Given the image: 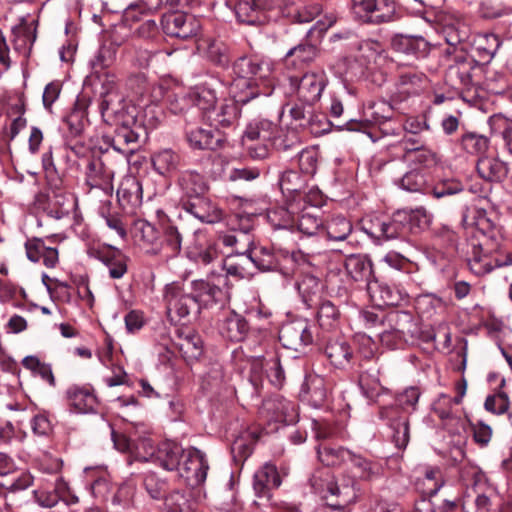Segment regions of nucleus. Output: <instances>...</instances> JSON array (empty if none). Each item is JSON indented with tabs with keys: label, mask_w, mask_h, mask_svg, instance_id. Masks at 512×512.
I'll return each mask as SVG.
<instances>
[{
	"label": "nucleus",
	"mask_w": 512,
	"mask_h": 512,
	"mask_svg": "<svg viewBox=\"0 0 512 512\" xmlns=\"http://www.w3.org/2000/svg\"><path fill=\"white\" fill-rule=\"evenodd\" d=\"M237 78L231 84V93L236 100L247 104L272 93L273 64L268 59L259 57H240L233 64Z\"/></svg>",
	"instance_id": "obj_1"
},
{
	"label": "nucleus",
	"mask_w": 512,
	"mask_h": 512,
	"mask_svg": "<svg viewBox=\"0 0 512 512\" xmlns=\"http://www.w3.org/2000/svg\"><path fill=\"white\" fill-rule=\"evenodd\" d=\"M475 219V222L468 223L466 218H463L465 224L474 226V236L479 239L478 244L474 245L473 255L468 260V266L475 275L483 276L490 273L495 267L500 266L489 254L495 246V227L482 212L478 211Z\"/></svg>",
	"instance_id": "obj_2"
},
{
	"label": "nucleus",
	"mask_w": 512,
	"mask_h": 512,
	"mask_svg": "<svg viewBox=\"0 0 512 512\" xmlns=\"http://www.w3.org/2000/svg\"><path fill=\"white\" fill-rule=\"evenodd\" d=\"M405 221V214L399 213V211L395 212L391 217L370 215L362 220V229L368 236L379 242L389 241L404 238L408 235Z\"/></svg>",
	"instance_id": "obj_3"
},
{
	"label": "nucleus",
	"mask_w": 512,
	"mask_h": 512,
	"mask_svg": "<svg viewBox=\"0 0 512 512\" xmlns=\"http://www.w3.org/2000/svg\"><path fill=\"white\" fill-rule=\"evenodd\" d=\"M425 175L418 169H413L399 180V186L408 192H423L432 194L435 198H443L458 194L464 190V185L461 181L455 178H444L437 181L433 186L426 185Z\"/></svg>",
	"instance_id": "obj_4"
},
{
	"label": "nucleus",
	"mask_w": 512,
	"mask_h": 512,
	"mask_svg": "<svg viewBox=\"0 0 512 512\" xmlns=\"http://www.w3.org/2000/svg\"><path fill=\"white\" fill-rule=\"evenodd\" d=\"M418 326L411 312L394 310L385 315L383 329L378 332L382 343L390 344L389 336L408 341L418 335Z\"/></svg>",
	"instance_id": "obj_5"
},
{
	"label": "nucleus",
	"mask_w": 512,
	"mask_h": 512,
	"mask_svg": "<svg viewBox=\"0 0 512 512\" xmlns=\"http://www.w3.org/2000/svg\"><path fill=\"white\" fill-rule=\"evenodd\" d=\"M164 300L167 314L171 321H180L192 312L198 313L199 307L192 294L184 291L178 283H171L165 287Z\"/></svg>",
	"instance_id": "obj_6"
},
{
	"label": "nucleus",
	"mask_w": 512,
	"mask_h": 512,
	"mask_svg": "<svg viewBox=\"0 0 512 512\" xmlns=\"http://www.w3.org/2000/svg\"><path fill=\"white\" fill-rule=\"evenodd\" d=\"M289 82L301 102L306 105H313L321 98L328 79L326 73L319 70L307 72L301 77L289 76Z\"/></svg>",
	"instance_id": "obj_7"
},
{
	"label": "nucleus",
	"mask_w": 512,
	"mask_h": 512,
	"mask_svg": "<svg viewBox=\"0 0 512 512\" xmlns=\"http://www.w3.org/2000/svg\"><path fill=\"white\" fill-rule=\"evenodd\" d=\"M208 469L209 465L205 455L200 450L191 447L186 449L178 472L188 486L196 488L205 482Z\"/></svg>",
	"instance_id": "obj_8"
},
{
	"label": "nucleus",
	"mask_w": 512,
	"mask_h": 512,
	"mask_svg": "<svg viewBox=\"0 0 512 512\" xmlns=\"http://www.w3.org/2000/svg\"><path fill=\"white\" fill-rule=\"evenodd\" d=\"M352 10L357 18L375 24L391 21L395 13L389 0H352Z\"/></svg>",
	"instance_id": "obj_9"
},
{
	"label": "nucleus",
	"mask_w": 512,
	"mask_h": 512,
	"mask_svg": "<svg viewBox=\"0 0 512 512\" xmlns=\"http://www.w3.org/2000/svg\"><path fill=\"white\" fill-rule=\"evenodd\" d=\"M162 29L168 36L188 39L200 30V21L191 14L184 12H173L163 16L161 21Z\"/></svg>",
	"instance_id": "obj_10"
},
{
	"label": "nucleus",
	"mask_w": 512,
	"mask_h": 512,
	"mask_svg": "<svg viewBox=\"0 0 512 512\" xmlns=\"http://www.w3.org/2000/svg\"><path fill=\"white\" fill-rule=\"evenodd\" d=\"M279 340L285 348L299 352L313 342V336L306 321L296 320L281 327Z\"/></svg>",
	"instance_id": "obj_11"
},
{
	"label": "nucleus",
	"mask_w": 512,
	"mask_h": 512,
	"mask_svg": "<svg viewBox=\"0 0 512 512\" xmlns=\"http://www.w3.org/2000/svg\"><path fill=\"white\" fill-rule=\"evenodd\" d=\"M367 291L371 302L380 308L398 306L408 297V293L404 289L378 280L369 281Z\"/></svg>",
	"instance_id": "obj_12"
},
{
	"label": "nucleus",
	"mask_w": 512,
	"mask_h": 512,
	"mask_svg": "<svg viewBox=\"0 0 512 512\" xmlns=\"http://www.w3.org/2000/svg\"><path fill=\"white\" fill-rule=\"evenodd\" d=\"M278 5V0H242L236 6L238 19L249 25L263 24L266 14Z\"/></svg>",
	"instance_id": "obj_13"
},
{
	"label": "nucleus",
	"mask_w": 512,
	"mask_h": 512,
	"mask_svg": "<svg viewBox=\"0 0 512 512\" xmlns=\"http://www.w3.org/2000/svg\"><path fill=\"white\" fill-rule=\"evenodd\" d=\"M217 282L218 283L203 279L191 282V291L197 302L199 310L202 307L207 308L225 300L226 293L220 287L221 282H225V279L218 277Z\"/></svg>",
	"instance_id": "obj_14"
},
{
	"label": "nucleus",
	"mask_w": 512,
	"mask_h": 512,
	"mask_svg": "<svg viewBox=\"0 0 512 512\" xmlns=\"http://www.w3.org/2000/svg\"><path fill=\"white\" fill-rule=\"evenodd\" d=\"M330 390L331 387L322 376L309 374L301 385L299 397L310 406L319 408L327 401Z\"/></svg>",
	"instance_id": "obj_15"
},
{
	"label": "nucleus",
	"mask_w": 512,
	"mask_h": 512,
	"mask_svg": "<svg viewBox=\"0 0 512 512\" xmlns=\"http://www.w3.org/2000/svg\"><path fill=\"white\" fill-rule=\"evenodd\" d=\"M238 104L241 102L237 101L234 95L233 99H224L219 104H215L205 119L216 129L231 127L237 122L240 115ZM242 105L244 104L242 103Z\"/></svg>",
	"instance_id": "obj_16"
},
{
	"label": "nucleus",
	"mask_w": 512,
	"mask_h": 512,
	"mask_svg": "<svg viewBox=\"0 0 512 512\" xmlns=\"http://www.w3.org/2000/svg\"><path fill=\"white\" fill-rule=\"evenodd\" d=\"M281 485V478L275 465L265 463L259 468L253 478V490L259 499H271V491Z\"/></svg>",
	"instance_id": "obj_17"
},
{
	"label": "nucleus",
	"mask_w": 512,
	"mask_h": 512,
	"mask_svg": "<svg viewBox=\"0 0 512 512\" xmlns=\"http://www.w3.org/2000/svg\"><path fill=\"white\" fill-rule=\"evenodd\" d=\"M112 440L117 450L131 453L136 461L146 462L155 455V448L150 440L142 439L134 443L126 435L115 431H112Z\"/></svg>",
	"instance_id": "obj_18"
},
{
	"label": "nucleus",
	"mask_w": 512,
	"mask_h": 512,
	"mask_svg": "<svg viewBox=\"0 0 512 512\" xmlns=\"http://www.w3.org/2000/svg\"><path fill=\"white\" fill-rule=\"evenodd\" d=\"M86 183L91 188L107 190L111 187L114 171L107 166L102 157L93 156L86 166Z\"/></svg>",
	"instance_id": "obj_19"
},
{
	"label": "nucleus",
	"mask_w": 512,
	"mask_h": 512,
	"mask_svg": "<svg viewBox=\"0 0 512 512\" xmlns=\"http://www.w3.org/2000/svg\"><path fill=\"white\" fill-rule=\"evenodd\" d=\"M182 206L185 211L205 223H216L222 218V211L213 205L205 195L182 199Z\"/></svg>",
	"instance_id": "obj_20"
},
{
	"label": "nucleus",
	"mask_w": 512,
	"mask_h": 512,
	"mask_svg": "<svg viewBox=\"0 0 512 512\" xmlns=\"http://www.w3.org/2000/svg\"><path fill=\"white\" fill-rule=\"evenodd\" d=\"M188 254L197 262L205 265L214 261L219 253L216 243L204 231H196L188 248Z\"/></svg>",
	"instance_id": "obj_21"
},
{
	"label": "nucleus",
	"mask_w": 512,
	"mask_h": 512,
	"mask_svg": "<svg viewBox=\"0 0 512 512\" xmlns=\"http://www.w3.org/2000/svg\"><path fill=\"white\" fill-rule=\"evenodd\" d=\"M69 406L78 413L94 412L97 405V397L89 386L73 385L67 390Z\"/></svg>",
	"instance_id": "obj_22"
},
{
	"label": "nucleus",
	"mask_w": 512,
	"mask_h": 512,
	"mask_svg": "<svg viewBox=\"0 0 512 512\" xmlns=\"http://www.w3.org/2000/svg\"><path fill=\"white\" fill-rule=\"evenodd\" d=\"M187 141L195 149L217 150L225 142L224 136L218 131L203 128H191L186 133Z\"/></svg>",
	"instance_id": "obj_23"
},
{
	"label": "nucleus",
	"mask_w": 512,
	"mask_h": 512,
	"mask_svg": "<svg viewBox=\"0 0 512 512\" xmlns=\"http://www.w3.org/2000/svg\"><path fill=\"white\" fill-rule=\"evenodd\" d=\"M391 45L397 52L414 55L415 57H425L430 45L422 36L397 35L392 39Z\"/></svg>",
	"instance_id": "obj_24"
},
{
	"label": "nucleus",
	"mask_w": 512,
	"mask_h": 512,
	"mask_svg": "<svg viewBox=\"0 0 512 512\" xmlns=\"http://www.w3.org/2000/svg\"><path fill=\"white\" fill-rule=\"evenodd\" d=\"M98 259L107 267L109 277L121 279L128 270V257L119 249L109 248L98 253Z\"/></svg>",
	"instance_id": "obj_25"
},
{
	"label": "nucleus",
	"mask_w": 512,
	"mask_h": 512,
	"mask_svg": "<svg viewBox=\"0 0 512 512\" xmlns=\"http://www.w3.org/2000/svg\"><path fill=\"white\" fill-rule=\"evenodd\" d=\"M380 367L376 364L365 369L359 376V385L363 394L371 401L377 402L378 398L387 392L379 379Z\"/></svg>",
	"instance_id": "obj_26"
},
{
	"label": "nucleus",
	"mask_w": 512,
	"mask_h": 512,
	"mask_svg": "<svg viewBox=\"0 0 512 512\" xmlns=\"http://www.w3.org/2000/svg\"><path fill=\"white\" fill-rule=\"evenodd\" d=\"M186 453L181 445L172 441H165L161 443L155 456L160 465L169 471L178 470Z\"/></svg>",
	"instance_id": "obj_27"
},
{
	"label": "nucleus",
	"mask_w": 512,
	"mask_h": 512,
	"mask_svg": "<svg viewBox=\"0 0 512 512\" xmlns=\"http://www.w3.org/2000/svg\"><path fill=\"white\" fill-rule=\"evenodd\" d=\"M220 330L222 335L229 340L239 342L246 337L249 325L242 315L235 311H229L222 321Z\"/></svg>",
	"instance_id": "obj_28"
},
{
	"label": "nucleus",
	"mask_w": 512,
	"mask_h": 512,
	"mask_svg": "<svg viewBox=\"0 0 512 512\" xmlns=\"http://www.w3.org/2000/svg\"><path fill=\"white\" fill-rule=\"evenodd\" d=\"M298 293L307 308L317 307L321 300L322 284L313 275H304L296 282Z\"/></svg>",
	"instance_id": "obj_29"
},
{
	"label": "nucleus",
	"mask_w": 512,
	"mask_h": 512,
	"mask_svg": "<svg viewBox=\"0 0 512 512\" xmlns=\"http://www.w3.org/2000/svg\"><path fill=\"white\" fill-rule=\"evenodd\" d=\"M188 99L202 111L204 118L218 103L216 90L207 83L191 89L188 93Z\"/></svg>",
	"instance_id": "obj_30"
},
{
	"label": "nucleus",
	"mask_w": 512,
	"mask_h": 512,
	"mask_svg": "<svg viewBox=\"0 0 512 512\" xmlns=\"http://www.w3.org/2000/svg\"><path fill=\"white\" fill-rule=\"evenodd\" d=\"M277 132L278 127L272 121L267 119L255 120L246 127L243 141L272 142Z\"/></svg>",
	"instance_id": "obj_31"
},
{
	"label": "nucleus",
	"mask_w": 512,
	"mask_h": 512,
	"mask_svg": "<svg viewBox=\"0 0 512 512\" xmlns=\"http://www.w3.org/2000/svg\"><path fill=\"white\" fill-rule=\"evenodd\" d=\"M476 168L480 177L489 182H499L507 175L506 164L495 157H479Z\"/></svg>",
	"instance_id": "obj_32"
},
{
	"label": "nucleus",
	"mask_w": 512,
	"mask_h": 512,
	"mask_svg": "<svg viewBox=\"0 0 512 512\" xmlns=\"http://www.w3.org/2000/svg\"><path fill=\"white\" fill-rule=\"evenodd\" d=\"M117 198L123 207H136L142 200V186L135 177L124 178L118 189Z\"/></svg>",
	"instance_id": "obj_33"
},
{
	"label": "nucleus",
	"mask_w": 512,
	"mask_h": 512,
	"mask_svg": "<svg viewBox=\"0 0 512 512\" xmlns=\"http://www.w3.org/2000/svg\"><path fill=\"white\" fill-rule=\"evenodd\" d=\"M179 185L183 192L182 199L203 196L208 189L204 177L195 171L183 172L179 178Z\"/></svg>",
	"instance_id": "obj_34"
},
{
	"label": "nucleus",
	"mask_w": 512,
	"mask_h": 512,
	"mask_svg": "<svg viewBox=\"0 0 512 512\" xmlns=\"http://www.w3.org/2000/svg\"><path fill=\"white\" fill-rule=\"evenodd\" d=\"M318 49L315 45L301 43L291 48L285 55V64L288 68H298L315 60Z\"/></svg>",
	"instance_id": "obj_35"
},
{
	"label": "nucleus",
	"mask_w": 512,
	"mask_h": 512,
	"mask_svg": "<svg viewBox=\"0 0 512 512\" xmlns=\"http://www.w3.org/2000/svg\"><path fill=\"white\" fill-rule=\"evenodd\" d=\"M312 105L294 104L289 109V114L293 122L297 127L303 129H309L311 133L318 134L321 131H325L326 128L316 129L314 125L316 122H321L318 116L314 114L311 107Z\"/></svg>",
	"instance_id": "obj_36"
},
{
	"label": "nucleus",
	"mask_w": 512,
	"mask_h": 512,
	"mask_svg": "<svg viewBox=\"0 0 512 512\" xmlns=\"http://www.w3.org/2000/svg\"><path fill=\"white\" fill-rule=\"evenodd\" d=\"M71 204L72 199L68 194L63 191H53L48 195V203L44 211L49 217L60 220L70 214Z\"/></svg>",
	"instance_id": "obj_37"
},
{
	"label": "nucleus",
	"mask_w": 512,
	"mask_h": 512,
	"mask_svg": "<svg viewBox=\"0 0 512 512\" xmlns=\"http://www.w3.org/2000/svg\"><path fill=\"white\" fill-rule=\"evenodd\" d=\"M176 346L182 357L188 363L198 360L203 353L202 339L199 335L193 332L180 335Z\"/></svg>",
	"instance_id": "obj_38"
},
{
	"label": "nucleus",
	"mask_w": 512,
	"mask_h": 512,
	"mask_svg": "<svg viewBox=\"0 0 512 512\" xmlns=\"http://www.w3.org/2000/svg\"><path fill=\"white\" fill-rule=\"evenodd\" d=\"M474 66V59L469 57L465 52H460V54L456 55L455 63H449L448 74L450 77H457L461 85L468 86L471 84V73Z\"/></svg>",
	"instance_id": "obj_39"
},
{
	"label": "nucleus",
	"mask_w": 512,
	"mask_h": 512,
	"mask_svg": "<svg viewBox=\"0 0 512 512\" xmlns=\"http://www.w3.org/2000/svg\"><path fill=\"white\" fill-rule=\"evenodd\" d=\"M241 254H246L245 257L243 258V261H247L249 263L254 264L255 267H257L259 270H272L277 265V261L274 254L269 248L266 247L252 248V246H250L244 249V251L241 252Z\"/></svg>",
	"instance_id": "obj_40"
},
{
	"label": "nucleus",
	"mask_w": 512,
	"mask_h": 512,
	"mask_svg": "<svg viewBox=\"0 0 512 512\" xmlns=\"http://www.w3.org/2000/svg\"><path fill=\"white\" fill-rule=\"evenodd\" d=\"M345 269L354 281H368L372 274V264L363 255L352 254L345 260Z\"/></svg>",
	"instance_id": "obj_41"
},
{
	"label": "nucleus",
	"mask_w": 512,
	"mask_h": 512,
	"mask_svg": "<svg viewBox=\"0 0 512 512\" xmlns=\"http://www.w3.org/2000/svg\"><path fill=\"white\" fill-rule=\"evenodd\" d=\"M325 354L336 368H345L352 357L350 346L343 340L329 341L325 347Z\"/></svg>",
	"instance_id": "obj_42"
},
{
	"label": "nucleus",
	"mask_w": 512,
	"mask_h": 512,
	"mask_svg": "<svg viewBox=\"0 0 512 512\" xmlns=\"http://www.w3.org/2000/svg\"><path fill=\"white\" fill-rule=\"evenodd\" d=\"M115 82L113 80H107L103 83L101 92V102L99 105L100 113L105 121H109L110 113L117 115L118 109L115 107V102L120 104L121 96L115 89Z\"/></svg>",
	"instance_id": "obj_43"
},
{
	"label": "nucleus",
	"mask_w": 512,
	"mask_h": 512,
	"mask_svg": "<svg viewBox=\"0 0 512 512\" xmlns=\"http://www.w3.org/2000/svg\"><path fill=\"white\" fill-rule=\"evenodd\" d=\"M325 229L329 240L342 242L351 235L353 226L344 216L337 215L327 221Z\"/></svg>",
	"instance_id": "obj_44"
},
{
	"label": "nucleus",
	"mask_w": 512,
	"mask_h": 512,
	"mask_svg": "<svg viewBox=\"0 0 512 512\" xmlns=\"http://www.w3.org/2000/svg\"><path fill=\"white\" fill-rule=\"evenodd\" d=\"M87 105L83 100H77L72 111L65 118L71 135L78 136L84 130L87 122Z\"/></svg>",
	"instance_id": "obj_45"
},
{
	"label": "nucleus",
	"mask_w": 512,
	"mask_h": 512,
	"mask_svg": "<svg viewBox=\"0 0 512 512\" xmlns=\"http://www.w3.org/2000/svg\"><path fill=\"white\" fill-rule=\"evenodd\" d=\"M460 145L467 153L483 157L482 155L489 148V139L486 136L468 132L461 136Z\"/></svg>",
	"instance_id": "obj_46"
},
{
	"label": "nucleus",
	"mask_w": 512,
	"mask_h": 512,
	"mask_svg": "<svg viewBox=\"0 0 512 512\" xmlns=\"http://www.w3.org/2000/svg\"><path fill=\"white\" fill-rule=\"evenodd\" d=\"M152 164L160 175H166L176 170L179 164V156L170 149H164L153 155Z\"/></svg>",
	"instance_id": "obj_47"
},
{
	"label": "nucleus",
	"mask_w": 512,
	"mask_h": 512,
	"mask_svg": "<svg viewBox=\"0 0 512 512\" xmlns=\"http://www.w3.org/2000/svg\"><path fill=\"white\" fill-rule=\"evenodd\" d=\"M317 454L319 460L326 466H340L343 463H348V457H351L350 450L342 447H318Z\"/></svg>",
	"instance_id": "obj_48"
},
{
	"label": "nucleus",
	"mask_w": 512,
	"mask_h": 512,
	"mask_svg": "<svg viewBox=\"0 0 512 512\" xmlns=\"http://www.w3.org/2000/svg\"><path fill=\"white\" fill-rule=\"evenodd\" d=\"M200 47L205 50V55L208 60L218 66H226L229 63L226 46L216 40H204Z\"/></svg>",
	"instance_id": "obj_49"
},
{
	"label": "nucleus",
	"mask_w": 512,
	"mask_h": 512,
	"mask_svg": "<svg viewBox=\"0 0 512 512\" xmlns=\"http://www.w3.org/2000/svg\"><path fill=\"white\" fill-rule=\"evenodd\" d=\"M232 229L243 238V245L250 247L253 246V236L250 234L254 228V217L251 215H240L236 214L231 219Z\"/></svg>",
	"instance_id": "obj_50"
},
{
	"label": "nucleus",
	"mask_w": 512,
	"mask_h": 512,
	"mask_svg": "<svg viewBox=\"0 0 512 512\" xmlns=\"http://www.w3.org/2000/svg\"><path fill=\"white\" fill-rule=\"evenodd\" d=\"M15 35L14 49L23 51L26 58L29 57L32 46L36 40V32L28 25H21L13 30Z\"/></svg>",
	"instance_id": "obj_51"
},
{
	"label": "nucleus",
	"mask_w": 512,
	"mask_h": 512,
	"mask_svg": "<svg viewBox=\"0 0 512 512\" xmlns=\"http://www.w3.org/2000/svg\"><path fill=\"white\" fill-rule=\"evenodd\" d=\"M390 428L393 431L392 440L395 446L399 449L405 448L410 439L408 417L400 416L393 419L390 423Z\"/></svg>",
	"instance_id": "obj_52"
},
{
	"label": "nucleus",
	"mask_w": 512,
	"mask_h": 512,
	"mask_svg": "<svg viewBox=\"0 0 512 512\" xmlns=\"http://www.w3.org/2000/svg\"><path fill=\"white\" fill-rule=\"evenodd\" d=\"M317 212L319 210L302 212L297 220V228L301 233L312 236L323 226V221Z\"/></svg>",
	"instance_id": "obj_53"
},
{
	"label": "nucleus",
	"mask_w": 512,
	"mask_h": 512,
	"mask_svg": "<svg viewBox=\"0 0 512 512\" xmlns=\"http://www.w3.org/2000/svg\"><path fill=\"white\" fill-rule=\"evenodd\" d=\"M139 134L135 128H130L127 122H123L121 128L116 131V136L113 140V148L123 154H132L134 148L123 149L120 144L125 143L126 145L134 144L138 141Z\"/></svg>",
	"instance_id": "obj_54"
},
{
	"label": "nucleus",
	"mask_w": 512,
	"mask_h": 512,
	"mask_svg": "<svg viewBox=\"0 0 512 512\" xmlns=\"http://www.w3.org/2000/svg\"><path fill=\"white\" fill-rule=\"evenodd\" d=\"M163 250L167 257L176 256L181 250L182 235L175 226L167 225L163 233Z\"/></svg>",
	"instance_id": "obj_55"
},
{
	"label": "nucleus",
	"mask_w": 512,
	"mask_h": 512,
	"mask_svg": "<svg viewBox=\"0 0 512 512\" xmlns=\"http://www.w3.org/2000/svg\"><path fill=\"white\" fill-rule=\"evenodd\" d=\"M348 462L356 469V473L361 479L369 480L378 473V465L350 451Z\"/></svg>",
	"instance_id": "obj_56"
},
{
	"label": "nucleus",
	"mask_w": 512,
	"mask_h": 512,
	"mask_svg": "<svg viewBox=\"0 0 512 512\" xmlns=\"http://www.w3.org/2000/svg\"><path fill=\"white\" fill-rule=\"evenodd\" d=\"M406 216L405 226L408 228V234L415 232L416 229H421L428 226L430 222V215L423 207L413 210H398Z\"/></svg>",
	"instance_id": "obj_57"
},
{
	"label": "nucleus",
	"mask_w": 512,
	"mask_h": 512,
	"mask_svg": "<svg viewBox=\"0 0 512 512\" xmlns=\"http://www.w3.org/2000/svg\"><path fill=\"white\" fill-rule=\"evenodd\" d=\"M22 365L31 370L34 374L40 376L44 381L48 382L51 386L55 385V378L52 373L51 366L45 363H42L35 356H26L22 360Z\"/></svg>",
	"instance_id": "obj_58"
},
{
	"label": "nucleus",
	"mask_w": 512,
	"mask_h": 512,
	"mask_svg": "<svg viewBox=\"0 0 512 512\" xmlns=\"http://www.w3.org/2000/svg\"><path fill=\"white\" fill-rule=\"evenodd\" d=\"M267 405L271 406L270 408H274L276 410L275 417L277 421L290 424L296 420V409L292 402L283 398H277L271 402H268Z\"/></svg>",
	"instance_id": "obj_59"
},
{
	"label": "nucleus",
	"mask_w": 512,
	"mask_h": 512,
	"mask_svg": "<svg viewBox=\"0 0 512 512\" xmlns=\"http://www.w3.org/2000/svg\"><path fill=\"white\" fill-rule=\"evenodd\" d=\"M489 125L494 133L503 136L507 148L512 154V122H509V120L501 114H495L489 118Z\"/></svg>",
	"instance_id": "obj_60"
},
{
	"label": "nucleus",
	"mask_w": 512,
	"mask_h": 512,
	"mask_svg": "<svg viewBox=\"0 0 512 512\" xmlns=\"http://www.w3.org/2000/svg\"><path fill=\"white\" fill-rule=\"evenodd\" d=\"M423 485L425 493L434 496L444 485V477L439 467H427L424 473Z\"/></svg>",
	"instance_id": "obj_61"
},
{
	"label": "nucleus",
	"mask_w": 512,
	"mask_h": 512,
	"mask_svg": "<svg viewBox=\"0 0 512 512\" xmlns=\"http://www.w3.org/2000/svg\"><path fill=\"white\" fill-rule=\"evenodd\" d=\"M280 188L283 193H302L305 189L303 178L294 170L285 171L279 181Z\"/></svg>",
	"instance_id": "obj_62"
},
{
	"label": "nucleus",
	"mask_w": 512,
	"mask_h": 512,
	"mask_svg": "<svg viewBox=\"0 0 512 512\" xmlns=\"http://www.w3.org/2000/svg\"><path fill=\"white\" fill-rule=\"evenodd\" d=\"M426 81L424 73L414 70L403 72L399 75L398 85L407 93H414Z\"/></svg>",
	"instance_id": "obj_63"
},
{
	"label": "nucleus",
	"mask_w": 512,
	"mask_h": 512,
	"mask_svg": "<svg viewBox=\"0 0 512 512\" xmlns=\"http://www.w3.org/2000/svg\"><path fill=\"white\" fill-rule=\"evenodd\" d=\"M318 151L314 148H306L298 153V165L302 173L314 175L317 170Z\"/></svg>",
	"instance_id": "obj_64"
}]
</instances>
